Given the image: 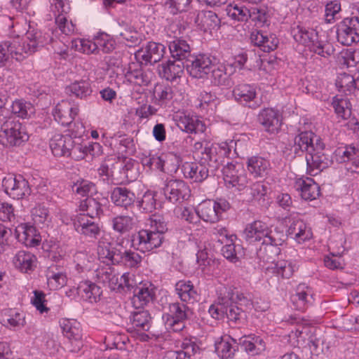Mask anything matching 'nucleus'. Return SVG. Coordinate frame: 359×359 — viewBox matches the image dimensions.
Listing matches in <instances>:
<instances>
[{
	"label": "nucleus",
	"mask_w": 359,
	"mask_h": 359,
	"mask_svg": "<svg viewBox=\"0 0 359 359\" xmlns=\"http://www.w3.org/2000/svg\"><path fill=\"white\" fill-rule=\"evenodd\" d=\"M46 43L41 31H28L19 36L0 43V67H4L10 57L22 61L38 51Z\"/></svg>",
	"instance_id": "1"
},
{
	"label": "nucleus",
	"mask_w": 359,
	"mask_h": 359,
	"mask_svg": "<svg viewBox=\"0 0 359 359\" xmlns=\"http://www.w3.org/2000/svg\"><path fill=\"white\" fill-rule=\"evenodd\" d=\"M167 223L161 216L154 215L149 225L140 229L132 236V246L142 252H150L160 248L165 241Z\"/></svg>",
	"instance_id": "2"
},
{
	"label": "nucleus",
	"mask_w": 359,
	"mask_h": 359,
	"mask_svg": "<svg viewBox=\"0 0 359 359\" xmlns=\"http://www.w3.org/2000/svg\"><path fill=\"white\" fill-rule=\"evenodd\" d=\"M97 255L103 262L122 264L129 269L140 268L142 262V257L137 252L130 249L122 252L111 243L99 242Z\"/></svg>",
	"instance_id": "3"
},
{
	"label": "nucleus",
	"mask_w": 359,
	"mask_h": 359,
	"mask_svg": "<svg viewBox=\"0 0 359 359\" xmlns=\"http://www.w3.org/2000/svg\"><path fill=\"white\" fill-rule=\"evenodd\" d=\"M29 139L27 128L19 121L8 118L0 128V144L5 147H18Z\"/></svg>",
	"instance_id": "4"
},
{
	"label": "nucleus",
	"mask_w": 359,
	"mask_h": 359,
	"mask_svg": "<svg viewBox=\"0 0 359 359\" xmlns=\"http://www.w3.org/2000/svg\"><path fill=\"white\" fill-rule=\"evenodd\" d=\"M233 144V141L231 140L229 142H224L205 147L201 152L200 161L205 164L211 172H215L223 165L225 158H229Z\"/></svg>",
	"instance_id": "5"
},
{
	"label": "nucleus",
	"mask_w": 359,
	"mask_h": 359,
	"mask_svg": "<svg viewBox=\"0 0 359 359\" xmlns=\"http://www.w3.org/2000/svg\"><path fill=\"white\" fill-rule=\"evenodd\" d=\"M231 209V204L224 198L202 201L196 210L197 215L205 222L215 223L223 218L224 214Z\"/></svg>",
	"instance_id": "6"
},
{
	"label": "nucleus",
	"mask_w": 359,
	"mask_h": 359,
	"mask_svg": "<svg viewBox=\"0 0 359 359\" xmlns=\"http://www.w3.org/2000/svg\"><path fill=\"white\" fill-rule=\"evenodd\" d=\"M307 164V173L315 176L328 168L332 164V160L325 151V144L320 138H316L314 151L306 154Z\"/></svg>",
	"instance_id": "7"
},
{
	"label": "nucleus",
	"mask_w": 359,
	"mask_h": 359,
	"mask_svg": "<svg viewBox=\"0 0 359 359\" xmlns=\"http://www.w3.org/2000/svg\"><path fill=\"white\" fill-rule=\"evenodd\" d=\"M286 239V235L284 232L274 233L262 241L261 246L257 252V255L259 262L271 264V266L274 264L275 258L280 253V246H281Z\"/></svg>",
	"instance_id": "8"
},
{
	"label": "nucleus",
	"mask_w": 359,
	"mask_h": 359,
	"mask_svg": "<svg viewBox=\"0 0 359 359\" xmlns=\"http://www.w3.org/2000/svg\"><path fill=\"white\" fill-rule=\"evenodd\" d=\"M62 334L69 342L67 348L72 353H78L83 346V333L81 323L75 319L62 318L60 320Z\"/></svg>",
	"instance_id": "9"
},
{
	"label": "nucleus",
	"mask_w": 359,
	"mask_h": 359,
	"mask_svg": "<svg viewBox=\"0 0 359 359\" xmlns=\"http://www.w3.org/2000/svg\"><path fill=\"white\" fill-rule=\"evenodd\" d=\"M232 95L238 104L245 107L256 109L261 106L255 84L239 83L233 87Z\"/></svg>",
	"instance_id": "10"
},
{
	"label": "nucleus",
	"mask_w": 359,
	"mask_h": 359,
	"mask_svg": "<svg viewBox=\"0 0 359 359\" xmlns=\"http://www.w3.org/2000/svg\"><path fill=\"white\" fill-rule=\"evenodd\" d=\"M222 172L224 183L228 188H235L241 191L244 190L249 183L248 175L240 165L228 162L223 168Z\"/></svg>",
	"instance_id": "11"
},
{
	"label": "nucleus",
	"mask_w": 359,
	"mask_h": 359,
	"mask_svg": "<svg viewBox=\"0 0 359 359\" xmlns=\"http://www.w3.org/2000/svg\"><path fill=\"white\" fill-rule=\"evenodd\" d=\"M337 41L344 46H351L359 41V18L344 19L337 29Z\"/></svg>",
	"instance_id": "12"
},
{
	"label": "nucleus",
	"mask_w": 359,
	"mask_h": 359,
	"mask_svg": "<svg viewBox=\"0 0 359 359\" xmlns=\"http://www.w3.org/2000/svg\"><path fill=\"white\" fill-rule=\"evenodd\" d=\"M285 222L290 224L287 230L288 236L299 244L309 241L313 238L311 226L299 218L297 214H292L285 217Z\"/></svg>",
	"instance_id": "13"
},
{
	"label": "nucleus",
	"mask_w": 359,
	"mask_h": 359,
	"mask_svg": "<svg viewBox=\"0 0 359 359\" xmlns=\"http://www.w3.org/2000/svg\"><path fill=\"white\" fill-rule=\"evenodd\" d=\"M2 187L6 194L13 199H22L31 193L28 181L20 175L5 177Z\"/></svg>",
	"instance_id": "14"
},
{
	"label": "nucleus",
	"mask_w": 359,
	"mask_h": 359,
	"mask_svg": "<svg viewBox=\"0 0 359 359\" xmlns=\"http://www.w3.org/2000/svg\"><path fill=\"white\" fill-rule=\"evenodd\" d=\"M333 158L339 163H346V168L352 173L359 174V148L350 144L338 147Z\"/></svg>",
	"instance_id": "15"
},
{
	"label": "nucleus",
	"mask_w": 359,
	"mask_h": 359,
	"mask_svg": "<svg viewBox=\"0 0 359 359\" xmlns=\"http://www.w3.org/2000/svg\"><path fill=\"white\" fill-rule=\"evenodd\" d=\"M163 194L169 202L180 203L189 199L191 190L189 185L183 180H170L166 182L163 188Z\"/></svg>",
	"instance_id": "16"
},
{
	"label": "nucleus",
	"mask_w": 359,
	"mask_h": 359,
	"mask_svg": "<svg viewBox=\"0 0 359 359\" xmlns=\"http://www.w3.org/2000/svg\"><path fill=\"white\" fill-rule=\"evenodd\" d=\"M184 302H174L169 304L168 316L170 317V325L173 331L182 330L184 322L189 319L193 314L192 309Z\"/></svg>",
	"instance_id": "17"
},
{
	"label": "nucleus",
	"mask_w": 359,
	"mask_h": 359,
	"mask_svg": "<svg viewBox=\"0 0 359 359\" xmlns=\"http://www.w3.org/2000/svg\"><path fill=\"white\" fill-rule=\"evenodd\" d=\"M165 47L164 45L149 41L147 44L139 49L135 54L136 60L142 64H154L159 62L163 57Z\"/></svg>",
	"instance_id": "18"
},
{
	"label": "nucleus",
	"mask_w": 359,
	"mask_h": 359,
	"mask_svg": "<svg viewBox=\"0 0 359 359\" xmlns=\"http://www.w3.org/2000/svg\"><path fill=\"white\" fill-rule=\"evenodd\" d=\"M142 63L130 62L124 69V83L132 86H147L151 82V78L142 67Z\"/></svg>",
	"instance_id": "19"
},
{
	"label": "nucleus",
	"mask_w": 359,
	"mask_h": 359,
	"mask_svg": "<svg viewBox=\"0 0 359 359\" xmlns=\"http://www.w3.org/2000/svg\"><path fill=\"white\" fill-rule=\"evenodd\" d=\"M293 187L299 193L301 198L305 201L316 200L321 195L319 184L311 177L296 178Z\"/></svg>",
	"instance_id": "20"
},
{
	"label": "nucleus",
	"mask_w": 359,
	"mask_h": 359,
	"mask_svg": "<svg viewBox=\"0 0 359 359\" xmlns=\"http://www.w3.org/2000/svg\"><path fill=\"white\" fill-rule=\"evenodd\" d=\"M283 232L277 229L271 230L268 224L261 220H256L248 224L244 231L246 239L250 242L264 241L274 233Z\"/></svg>",
	"instance_id": "21"
},
{
	"label": "nucleus",
	"mask_w": 359,
	"mask_h": 359,
	"mask_svg": "<svg viewBox=\"0 0 359 359\" xmlns=\"http://www.w3.org/2000/svg\"><path fill=\"white\" fill-rule=\"evenodd\" d=\"M257 120L264 130L271 134L278 133L281 126V114L274 108L262 109L258 114Z\"/></svg>",
	"instance_id": "22"
},
{
	"label": "nucleus",
	"mask_w": 359,
	"mask_h": 359,
	"mask_svg": "<svg viewBox=\"0 0 359 359\" xmlns=\"http://www.w3.org/2000/svg\"><path fill=\"white\" fill-rule=\"evenodd\" d=\"M84 215H77L74 219L75 231L89 239H97L100 234V227L97 223Z\"/></svg>",
	"instance_id": "23"
},
{
	"label": "nucleus",
	"mask_w": 359,
	"mask_h": 359,
	"mask_svg": "<svg viewBox=\"0 0 359 359\" xmlns=\"http://www.w3.org/2000/svg\"><path fill=\"white\" fill-rule=\"evenodd\" d=\"M79 107L72 104L69 101L62 100L58 103L53 112L56 121L62 126H67L73 122L79 114Z\"/></svg>",
	"instance_id": "24"
},
{
	"label": "nucleus",
	"mask_w": 359,
	"mask_h": 359,
	"mask_svg": "<svg viewBox=\"0 0 359 359\" xmlns=\"http://www.w3.org/2000/svg\"><path fill=\"white\" fill-rule=\"evenodd\" d=\"M156 298V288L150 283H141L134 290L132 304L136 309L143 308L153 302Z\"/></svg>",
	"instance_id": "25"
},
{
	"label": "nucleus",
	"mask_w": 359,
	"mask_h": 359,
	"mask_svg": "<svg viewBox=\"0 0 359 359\" xmlns=\"http://www.w3.org/2000/svg\"><path fill=\"white\" fill-rule=\"evenodd\" d=\"M291 302L294 309L304 312L313 304L312 289L306 284H299L291 295Z\"/></svg>",
	"instance_id": "26"
},
{
	"label": "nucleus",
	"mask_w": 359,
	"mask_h": 359,
	"mask_svg": "<svg viewBox=\"0 0 359 359\" xmlns=\"http://www.w3.org/2000/svg\"><path fill=\"white\" fill-rule=\"evenodd\" d=\"M15 233L18 241L27 247L38 246L41 241L36 227L27 223L19 224L15 229Z\"/></svg>",
	"instance_id": "27"
},
{
	"label": "nucleus",
	"mask_w": 359,
	"mask_h": 359,
	"mask_svg": "<svg viewBox=\"0 0 359 359\" xmlns=\"http://www.w3.org/2000/svg\"><path fill=\"white\" fill-rule=\"evenodd\" d=\"M112 229L120 235L129 233L138 224L137 217L134 212L130 215L120 214L110 219Z\"/></svg>",
	"instance_id": "28"
},
{
	"label": "nucleus",
	"mask_w": 359,
	"mask_h": 359,
	"mask_svg": "<svg viewBox=\"0 0 359 359\" xmlns=\"http://www.w3.org/2000/svg\"><path fill=\"white\" fill-rule=\"evenodd\" d=\"M182 171L185 178L193 182H201L205 180L210 171L205 164L196 162H185L182 166Z\"/></svg>",
	"instance_id": "29"
},
{
	"label": "nucleus",
	"mask_w": 359,
	"mask_h": 359,
	"mask_svg": "<svg viewBox=\"0 0 359 359\" xmlns=\"http://www.w3.org/2000/svg\"><path fill=\"white\" fill-rule=\"evenodd\" d=\"M12 262L20 272L30 274L36 268L37 258L29 251L20 250L14 255Z\"/></svg>",
	"instance_id": "30"
},
{
	"label": "nucleus",
	"mask_w": 359,
	"mask_h": 359,
	"mask_svg": "<svg viewBox=\"0 0 359 359\" xmlns=\"http://www.w3.org/2000/svg\"><path fill=\"white\" fill-rule=\"evenodd\" d=\"M175 290L182 302L194 304L197 302L199 294L190 280H180L175 285Z\"/></svg>",
	"instance_id": "31"
},
{
	"label": "nucleus",
	"mask_w": 359,
	"mask_h": 359,
	"mask_svg": "<svg viewBox=\"0 0 359 359\" xmlns=\"http://www.w3.org/2000/svg\"><path fill=\"white\" fill-rule=\"evenodd\" d=\"M212 68V60L205 55H198L190 65H187V72L194 78H203L210 72Z\"/></svg>",
	"instance_id": "32"
},
{
	"label": "nucleus",
	"mask_w": 359,
	"mask_h": 359,
	"mask_svg": "<svg viewBox=\"0 0 359 359\" xmlns=\"http://www.w3.org/2000/svg\"><path fill=\"white\" fill-rule=\"evenodd\" d=\"M77 294L85 302L96 303L101 299L102 288L90 280H82L77 286Z\"/></svg>",
	"instance_id": "33"
},
{
	"label": "nucleus",
	"mask_w": 359,
	"mask_h": 359,
	"mask_svg": "<svg viewBox=\"0 0 359 359\" xmlns=\"http://www.w3.org/2000/svg\"><path fill=\"white\" fill-rule=\"evenodd\" d=\"M177 126L187 133H203L206 130L204 121L198 116L184 114L179 117Z\"/></svg>",
	"instance_id": "34"
},
{
	"label": "nucleus",
	"mask_w": 359,
	"mask_h": 359,
	"mask_svg": "<svg viewBox=\"0 0 359 359\" xmlns=\"http://www.w3.org/2000/svg\"><path fill=\"white\" fill-rule=\"evenodd\" d=\"M247 168L255 178L267 176L271 169L270 161L261 156H253L248 158Z\"/></svg>",
	"instance_id": "35"
},
{
	"label": "nucleus",
	"mask_w": 359,
	"mask_h": 359,
	"mask_svg": "<svg viewBox=\"0 0 359 359\" xmlns=\"http://www.w3.org/2000/svg\"><path fill=\"white\" fill-rule=\"evenodd\" d=\"M0 321L10 329H20L25 325V316L15 309H5L0 313Z\"/></svg>",
	"instance_id": "36"
},
{
	"label": "nucleus",
	"mask_w": 359,
	"mask_h": 359,
	"mask_svg": "<svg viewBox=\"0 0 359 359\" xmlns=\"http://www.w3.org/2000/svg\"><path fill=\"white\" fill-rule=\"evenodd\" d=\"M111 201L116 206L128 209L134 205L136 199L133 191L125 187H115L111 194Z\"/></svg>",
	"instance_id": "37"
},
{
	"label": "nucleus",
	"mask_w": 359,
	"mask_h": 359,
	"mask_svg": "<svg viewBox=\"0 0 359 359\" xmlns=\"http://www.w3.org/2000/svg\"><path fill=\"white\" fill-rule=\"evenodd\" d=\"M47 284L52 290H59L67 283V273L57 265H53L46 271Z\"/></svg>",
	"instance_id": "38"
},
{
	"label": "nucleus",
	"mask_w": 359,
	"mask_h": 359,
	"mask_svg": "<svg viewBox=\"0 0 359 359\" xmlns=\"http://www.w3.org/2000/svg\"><path fill=\"white\" fill-rule=\"evenodd\" d=\"M196 23L205 32L218 29L220 27V19L212 11H202L196 16Z\"/></svg>",
	"instance_id": "39"
},
{
	"label": "nucleus",
	"mask_w": 359,
	"mask_h": 359,
	"mask_svg": "<svg viewBox=\"0 0 359 359\" xmlns=\"http://www.w3.org/2000/svg\"><path fill=\"white\" fill-rule=\"evenodd\" d=\"M55 7L59 13L55 18V23L59 29L65 35H70L74 32L75 25L69 20L66 16L67 11L65 8L62 0H55Z\"/></svg>",
	"instance_id": "40"
},
{
	"label": "nucleus",
	"mask_w": 359,
	"mask_h": 359,
	"mask_svg": "<svg viewBox=\"0 0 359 359\" xmlns=\"http://www.w3.org/2000/svg\"><path fill=\"white\" fill-rule=\"evenodd\" d=\"M184 65L183 61L176 60L174 61L168 60L166 63H163L159 68V73L166 80L174 81L177 78H180L184 74Z\"/></svg>",
	"instance_id": "41"
},
{
	"label": "nucleus",
	"mask_w": 359,
	"mask_h": 359,
	"mask_svg": "<svg viewBox=\"0 0 359 359\" xmlns=\"http://www.w3.org/2000/svg\"><path fill=\"white\" fill-rule=\"evenodd\" d=\"M316 138L320 137L312 131L301 132L294 138V152L297 154V150L305 151L306 154L313 151Z\"/></svg>",
	"instance_id": "42"
},
{
	"label": "nucleus",
	"mask_w": 359,
	"mask_h": 359,
	"mask_svg": "<svg viewBox=\"0 0 359 359\" xmlns=\"http://www.w3.org/2000/svg\"><path fill=\"white\" fill-rule=\"evenodd\" d=\"M72 144V138L71 137L55 134L50 140V148L55 156H66Z\"/></svg>",
	"instance_id": "43"
},
{
	"label": "nucleus",
	"mask_w": 359,
	"mask_h": 359,
	"mask_svg": "<svg viewBox=\"0 0 359 359\" xmlns=\"http://www.w3.org/2000/svg\"><path fill=\"white\" fill-rule=\"evenodd\" d=\"M245 339L242 341V346L244 350L252 355H258L265 351L266 344L264 339L255 334H251L244 337Z\"/></svg>",
	"instance_id": "44"
},
{
	"label": "nucleus",
	"mask_w": 359,
	"mask_h": 359,
	"mask_svg": "<svg viewBox=\"0 0 359 359\" xmlns=\"http://www.w3.org/2000/svg\"><path fill=\"white\" fill-rule=\"evenodd\" d=\"M292 34L297 43H302L309 48L318 39V34L314 29L300 25L292 28Z\"/></svg>",
	"instance_id": "45"
},
{
	"label": "nucleus",
	"mask_w": 359,
	"mask_h": 359,
	"mask_svg": "<svg viewBox=\"0 0 359 359\" xmlns=\"http://www.w3.org/2000/svg\"><path fill=\"white\" fill-rule=\"evenodd\" d=\"M238 350L236 341L230 336L221 337L219 341L215 343V351L222 359H231Z\"/></svg>",
	"instance_id": "46"
},
{
	"label": "nucleus",
	"mask_w": 359,
	"mask_h": 359,
	"mask_svg": "<svg viewBox=\"0 0 359 359\" xmlns=\"http://www.w3.org/2000/svg\"><path fill=\"white\" fill-rule=\"evenodd\" d=\"M79 210L81 212L79 215H86V217L89 219L100 217L103 213L102 204L93 197H87L81 201Z\"/></svg>",
	"instance_id": "47"
},
{
	"label": "nucleus",
	"mask_w": 359,
	"mask_h": 359,
	"mask_svg": "<svg viewBox=\"0 0 359 359\" xmlns=\"http://www.w3.org/2000/svg\"><path fill=\"white\" fill-rule=\"evenodd\" d=\"M95 278L98 282L107 284L112 290H116L118 276L115 269L109 265L98 268L95 271Z\"/></svg>",
	"instance_id": "48"
},
{
	"label": "nucleus",
	"mask_w": 359,
	"mask_h": 359,
	"mask_svg": "<svg viewBox=\"0 0 359 359\" xmlns=\"http://www.w3.org/2000/svg\"><path fill=\"white\" fill-rule=\"evenodd\" d=\"M266 270L282 278L289 279L293 276L296 266L291 261L282 259L275 262L271 266L266 267Z\"/></svg>",
	"instance_id": "49"
},
{
	"label": "nucleus",
	"mask_w": 359,
	"mask_h": 359,
	"mask_svg": "<svg viewBox=\"0 0 359 359\" xmlns=\"http://www.w3.org/2000/svg\"><path fill=\"white\" fill-rule=\"evenodd\" d=\"M169 49L172 57L181 61L187 58L191 52L190 46L187 41L177 37L170 42Z\"/></svg>",
	"instance_id": "50"
},
{
	"label": "nucleus",
	"mask_w": 359,
	"mask_h": 359,
	"mask_svg": "<svg viewBox=\"0 0 359 359\" xmlns=\"http://www.w3.org/2000/svg\"><path fill=\"white\" fill-rule=\"evenodd\" d=\"M154 98L155 103L159 106H166L174 96V92L171 86L158 83L154 89Z\"/></svg>",
	"instance_id": "51"
},
{
	"label": "nucleus",
	"mask_w": 359,
	"mask_h": 359,
	"mask_svg": "<svg viewBox=\"0 0 359 359\" xmlns=\"http://www.w3.org/2000/svg\"><path fill=\"white\" fill-rule=\"evenodd\" d=\"M90 83L88 81L81 80L71 83L66 88V93L79 98H85L92 93Z\"/></svg>",
	"instance_id": "52"
},
{
	"label": "nucleus",
	"mask_w": 359,
	"mask_h": 359,
	"mask_svg": "<svg viewBox=\"0 0 359 359\" xmlns=\"http://www.w3.org/2000/svg\"><path fill=\"white\" fill-rule=\"evenodd\" d=\"M151 317L148 311L142 310L133 313L131 321L137 331H149L151 327Z\"/></svg>",
	"instance_id": "53"
},
{
	"label": "nucleus",
	"mask_w": 359,
	"mask_h": 359,
	"mask_svg": "<svg viewBox=\"0 0 359 359\" xmlns=\"http://www.w3.org/2000/svg\"><path fill=\"white\" fill-rule=\"evenodd\" d=\"M332 105L339 117L343 119H348L351 116V104L348 98L339 97L337 95L334 97Z\"/></svg>",
	"instance_id": "54"
},
{
	"label": "nucleus",
	"mask_w": 359,
	"mask_h": 359,
	"mask_svg": "<svg viewBox=\"0 0 359 359\" xmlns=\"http://www.w3.org/2000/svg\"><path fill=\"white\" fill-rule=\"evenodd\" d=\"M180 163L181 158L179 155L172 152L163 154L161 171L170 174L176 172Z\"/></svg>",
	"instance_id": "55"
},
{
	"label": "nucleus",
	"mask_w": 359,
	"mask_h": 359,
	"mask_svg": "<svg viewBox=\"0 0 359 359\" xmlns=\"http://www.w3.org/2000/svg\"><path fill=\"white\" fill-rule=\"evenodd\" d=\"M226 11L227 15L235 21L246 22L250 17V9L243 6L229 4Z\"/></svg>",
	"instance_id": "56"
},
{
	"label": "nucleus",
	"mask_w": 359,
	"mask_h": 359,
	"mask_svg": "<svg viewBox=\"0 0 359 359\" xmlns=\"http://www.w3.org/2000/svg\"><path fill=\"white\" fill-rule=\"evenodd\" d=\"M336 86L339 91L345 94H351L356 89L355 80L347 73L340 74L336 80Z\"/></svg>",
	"instance_id": "57"
},
{
	"label": "nucleus",
	"mask_w": 359,
	"mask_h": 359,
	"mask_svg": "<svg viewBox=\"0 0 359 359\" xmlns=\"http://www.w3.org/2000/svg\"><path fill=\"white\" fill-rule=\"evenodd\" d=\"M156 194L155 191L148 190L137 200V206L139 209L145 213H151L156 210Z\"/></svg>",
	"instance_id": "58"
},
{
	"label": "nucleus",
	"mask_w": 359,
	"mask_h": 359,
	"mask_svg": "<svg viewBox=\"0 0 359 359\" xmlns=\"http://www.w3.org/2000/svg\"><path fill=\"white\" fill-rule=\"evenodd\" d=\"M11 111L20 118H27L34 112V109L30 102L23 100H17L12 104Z\"/></svg>",
	"instance_id": "59"
},
{
	"label": "nucleus",
	"mask_w": 359,
	"mask_h": 359,
	"mask_svg": "<svg viewBox=\"0 0 359 359\" xmlns=\"http://www.w3.org/2000/svg\"><path fill=\"white\" fill-rule=\"evenodd\" d=\"M227 67L226 63L219 64L213 69H211L212 83L216 86L226 85L229 83V76L232 72L227 73Z\"/></svg>",
	"instance_id": "60"
},
{
	"label": "nucleus",
	"mask_w": 359,
	"mask_h": 359,
	"mask_svg": "<svg viewBox=\"0 0 359 359\" xmlns=\"http://www.w3.org/2000/svg\"><path fill=\"white\" fill-rule=\"evenodd\" d=\"M71 48L76 51L88 55L93 53L98 48V45L89 39L77 38L72 41Z\"/></svg>",
	"instance_id": "61"
},
{
	"label": "nucleus",
	"mask_w": 359,
	"mask_h": 359,
	"mask_svg": "<svg viewBox=\"0 0 359 359\" xmlns=\"http://www.w3.org/2000/svg\"><path fill=\"white\" fill-rule=\"evenodd\" d=\"M250 19L258 27L264 26L269 21V12L266 6L253 7L250 9Z\"/></svg>",
	"instance_id": "62"
},
{
	"label": "nucleus",
	"mask_w": 359,
	"mask_h": 359,
	"mask_svg": "<svg viewBox=\"0 0 359 359\" xmlns=\"http://www.w3.org/2000/svg\"><path fill=\"white\" fill-rule=\"evenodd\" d=\"M72 190L74 193L83 197H88L89 195L97 192L96 186L94 183L83 179L78 180L74 183Z\"/></svg>",
	"instance_id": "63"
},
{
	"label": "nucleus",
	"mask_w": 359,
	"mask_h": 359,
	"mask_svg": "<svg viewBox=\"0 0 359 359\" xmlns=\"http://www.w3.org/2000/svg\"><path fill=\"white\" fill-rule=\"evenodd\" d=\"M32 218L36 225H44L50 221L48 208L42 204L36 205L31 211Z\"/></svg>",
	"instance_id": "64"
}]
</instances>
